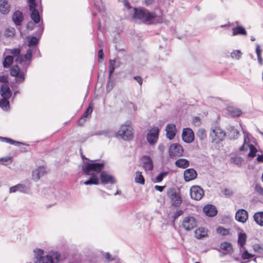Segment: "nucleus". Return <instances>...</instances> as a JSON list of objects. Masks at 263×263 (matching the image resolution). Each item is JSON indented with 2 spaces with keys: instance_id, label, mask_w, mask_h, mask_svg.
Returning a JSON list of instances; mask_svg holds the SVG:
<instances>
[{
  "instance_id": "f257e3e1",
  "label": "nucleus",
  "mask_w": 263,
  "mask_h": 263,
  "mask_svg": "<svg viewBox=\"0 0 263 263\" xmlns=\"http://www.w3.org/2000/svg\"><path fill=\"white\" fill-rule=\"evenodd\" d=\"M103 167V163H86L83 167V171L85 175H91V177L88 180L85 181L84 184L86 185L91 184H98L99 183V180L96 174H98L101 171Z\"/></svg>"
},
{
  "instance_id": "f03ea898",
  "label": "nucleus",
  "mask_w": 263,
  "mask_h": 263,
  "mask_svg": "<svg viewBox=\"0 0 263 263\" xmlns=\"http://www.w3.org/2000/svg\"><path fill=\"white\" fill-rule=\"evenodd\" d=\"M34 253L36 258L34 263H58L60 259V255L57 252H49L44 255V250L36 248L34 249Z\"/></svg>"
},
{
  "instance_id": "7ed1b4c3",
  "label": "nucleus",
  "mask_w": 263,
  "mask_h": 263,
  "mask_svg": "<svg viewBox=\"0 0 263 263\" xmlns=\"http://www.w3.org/2000/svg\"><path fill=\"white\" fill-rule=\"evenodd\" d=\"M7 53L12 54L14 57H16L15 62L22 65L25 68L30 64L32 56V50L30 48H28L25 55L20 54L21 50L20 48L9 49Z\"/></svg>"
},
{
  "instance_id": "20e7f679",
  "label": "nucleus",
  "mask_w": 263,
  "mask_h": 263,
  "mask_svg": "<svg viewBox=\"0 0 263 263\" xmlns=\"http://www.w3.org/2000/svg\"><path fill=\"white\" fill-rule=\"evenodd\" d=\"M133 10L134 11V17L147 24H151L154 23V20L157 17L155 12H149L145 9L134 8Z\"/></svg>"
},
{
  "instance_id": "39448f33",
  "label": "nucleus",
  "mask_w": 263,
  "mask_h": 263,
  "mask_svg": "<svg viewBox=\"0 0 263 263\" xmlns=\"http://www.w3.org/2000/svg\"><path fill=\"white\" fill-rule=\"evenodd\" d=\"M116 136L124 140L132 139L134 137V132L131 123L127 122L122 124L117 132Z\"/></svg>"
},
{
  "instance_id": "423d86ee",
  "label": "nucleus",
  "mask_w": 263,
  "mask_h": 263,
  "mask_svg": "<svg viewBox=\"0 0 263 263\" xmlns=\"http://www.w3.org/2000/svg\"><path fill=\"white\" fill-rule=\"evenodd\" d=\"M210 136L213 143H218L224 140L226 133L219 127L216 126L211 129Z\"/></svg>"
},
{
  "instance_id": "0eeeda50",
  "label": "nucleus",
  "mask_w": 263,
  "mask_h": 263,
  "mask_svg": "<svg viewBox=\"0 0 263 263\" xmlns=\"http://www.w3.org/2000/svg\"><path fill=\"white\" fill-rule=\"evenodd\" d=\"M249 135L248 134H244L243 144L241 146L239 150L240 151H247L249 149V153L248 155L249 157L254 158L256 156L257 149L254 145L249 144Z\"/></svg>"
},
{
  "instance_id": "6e6552de",
  "label": "nucleus",
  "mask_w": 263,
  "mask_h": 263,
  "mask_svg": "<svg viewBox=\"0 0 263 263\" xmlns=\"http://www.w3.org/2000/svg\"><path fill=\"white\" fill-rule=\"evenodd\" d=\"M167 195L171 199L173 205L178 207L182 203V198L180 194L177 193L175 189H171L167 192Z\"/></svg>"
},
{
  "instance_id": "1a4fd4ad",
  "label": "nucleus",
  "mask_w": 263,
  "mask_h": 263,
  "mask_svg": "<svg viewBox=\"0 0 263 263\" xmlns=\"http://www.w3.org/2000/svg\"><path fill=\"white\" fill-rule=\"evenodd\" d=\"M159 134V129L157 127H154L148 130L146 139L148 143L151 145H155L158 139Z\"/></svg>"
},
{
  "instance_id": "9d476101",
  "label": "nucleus",
  "mask_w": 263,
  "mask_h": 263,
  "mask_svg": "<svg viewBox=\"0 0 263 263\" xmlns=\"http://www.w3.org/2000/svg\"><path fill=\"white\" fill-rule=\"evenodd\" d=\"M10 74L12 76L15 77V81L17 83H22L25 80V73L20 71V69L17 65L11 67Z\"/></svg>"
},
{
  "instance_id": "9b49d317",
  "label": "nucleus",
  "mask_w": 263,
  "mask_h": 263,
  "mask_svg": "<svg viewBox=\"0 0 263 263\" xmlns=\"http://www.w3.org/2000/svg\"><path fill=\"white\" fill-rule=\"evenodd\" d=\"M183 152L182 147L178 143L172 144L170 146L169 155L171 158L182 156Z\"/></svg>"
},
{
  "instance_id": "f8f14e48",
  "label": "nucleus",
  "mask_w": 263,
  "mask_h": 263,
  "mask_svg": "<svg viewBox=\"0 0 263 263\" xmlns=\"http://www.w3.org/2000/svg\"><path fill=\"white\" fill-rule=\"evenodd\" d=\"M204 195L203 189L198 185H193L190 189V196L195 200H200Z\"/></svg>"
},
{
  "instance_id": "ddd939ff",
  "label": "nucleus",
  "mask_w": 263,
  "mask_h": 263,
  "mask_svg": "<svg viewBox=\"0 0 263 263\" xmlns=\"http://www.w3.org/2000/svg\"><path fill=\"white\" fill-rule=\"evenodd\" d=\"M197 225V222L195 218L192 216L185 217L182 221V226L186 231H190L195 228Z\"/></svg>"
},
{
  "instance_id": "4468645a",
  "label": "nucleus",
  "mask_w": 263,
  "mask_h": 263,
  "mask_svg": "<svg viewBox=\"0 0 263 263\" xmlns=\"http://www.w3.org/2000/svg\"><path fill=\"white\" fill-rule=\"evenodd\" d=\"M182 139L186 143H190L194 140V134L190 128H185L183 129Z\"/></svg>"
},
{
  "instance_id": "2eb2a0df",
  "label": "nucleus",
  "mask_w": 263,
  "mask_h": 263,
  "mask_svg": "<svg viewBox=\"0 0 263 263\" xmlns=\"http://www.w3.org/2000/svg\"><path fill=\"white\" fill-rule=\"evenodd\" d=\"M47 171L43 166L39 167L32 171V179L35 181L40 179L41 177L46 174Z\"/></svg>"
},
{
  "instance_id": "dca6fc26",
  "label": "nucleus",
  "mask_w": 263,
  "mask_h": 263,
  "mask_svg": "<svg viewBox=\"0 0 263 263\" xmlns=\"http://www.w3.org/2000/svg\"><path fill=\"white\" fill-rule=\"evenodd\" d=\"M100 179L103 184L115 183L116 180L114 177L106 172H102L100 174Z\"/></svg>"
},
{
  "instance_id": "f3484780",
  "label": "nucleus",
  "mask_w": 263,
  "mask_h": 263,
  "mask_svg": "<svg viewBox=\"0 0 263 263\" xmlns=\"http://www.w3.org/2000/svg\"><path fill=\"white\" fill-rule=\"evenodd\" d=\"M184 179L186 182H189L196 178L197 174L193 168H188L184 172Z\"/></svg>"
},
{
  "instance_id": "a211bd4d",
  "label": "nucleus",
  "mask_w": 263,
  "mask_h": 263,
  "mask_svg": "<svg viewBox=\"0 0 263 263\" xmlns=\"http://www.w3.org/2000/svg\"><path fill=\"white\" fill-rule=\"evenodd\" d=\"M235 218L238 221L244 223L248 218L247 211L244 209L238 210L235 214Z\"/></svg>"
},
{
  "instance_id": "6ab92c4d",
  "label": "nucleus",
  "mask_w": 263,
  "mask_h": 263,
  "mask_svg": "<svg viewBox=\"0 0 263 263\" xmlns=\"http://www.w3.org/2000/svg\"><path fill=\"white\" fill-rule=\"evenodd\" d=\"M166 137L170 140H172L175 136L176 133V126L173 124L167 125L165 128Z\"/></svg>"
},
{
  "instance_id": "aec40b11",
  "label": "nucleus",
  "mask_w": 263,
  "mask_h": 263,
  "mask_svg": "<svg viewBox=\"0 0 263 263\" xmlns=\"http://www.w3.org/2000/svg\"><path fill=\"white\" fill-rule=\"evenodd\" d=\"M203 210L205 214L209 217H213L215 216L217 213L215 206L211 204L205 205Z\"/></svg>"
},
{
  "instance_id": "412c9836",
  "label": "nucleus",
  "mask_w": 263,
  "mask_h": 263,
  "mask_svg": "<svg viewBox=\"0 0 263 263\" xmlns=\"http://www.w3.org/2000/svg\"><path fill=\"white\" fill-rule=\"evenodd\" d=\"M93 104L92 103H90L89 106L85 110V111L84 112L83 115L82 116L81 119L78 121V124L80 125H82L84 123L86 118H87L88 116L91 115L93 110Z\"/></svg>"
},
{
  "instance_id": "4be33fe9",
  "label": "nucleus",
  "mask_w": 263,
  "mask_h": 263,
  "mask_svg": "<svg viewBox=\"0 0 263 263\" xmlns=\"http://www.w3.org/2000/svg\"><path fill=\"white\" fill-rule=\"evenodd\" d=\"M10 11V6L8 0H0V12L3 14H7Z\"/></svg>"
},
{
  "instance_id": "5701e85b",
  "label": "nucleus",
  "mask_w": 263,
  "mask_h": 263,
  "mask_svg": "<svg viewBox=\"0 0 263 263\" xmlns=\"http://www.w3.org/2000/svg\"><path fill=\"white\" fill-rule=\"evenodd\" d=\"M0 93L2 98L9 99L11 96V91L10 88L7 85L1 86Z\"/></svg>"
},
{
  "instance_id": "b1692460",
  "label": "nucleus",
  "mask_w": 263,
  "mask_h": 263,
  "mask_svg": "<svg viewBox=\"0 0 263 263\" xmlns=\"http://www.w3.org/2000/svg\"><path fill=\"white\" fill-rule=\"evenodd\" d=\"M143 167L145 171H151L153 168V164L151 158L149 156L143 157Z\"/></svg>"
},
{
  "instance_id": "393cba45",
  "label": "nucleus",
  "mask_w": 263,
  "mask_h": 263,
  "mask_svg": "<svg viewBox=\"0 0 263 263\" xmlns=\"http://www.w3.org/2000/svg\"><path fill=\"white\" fill-rule=\"evenodd\" d=\"M17 191L22 193H26L27 188L23 184H18L10 188L9 192L10 193H15Z\"/></svg>"
},
{
  "instance_id": "a878e982",
  "label": "nucleus",
  "mask_w": 263,
  "mask_h": 263,
  "mask_svg": "<svg viewBox=\"0 0 263 263\" xmlns=\"http://www.w3.org/2000/svg\"><path fill=\"white\" fill-rule=\"evenodd\" d=\"M12 20L16 25H21L23 20V14L19 11H15L12 16Z\"/></svg>"
},
{
  "instance_id": "bb28decb",
  "label": "nucleus",
  "mask_w": 263,
  "mask_h": 263,
  "mask_svg": "<svg viewBox=\"0 0 263 263\" xmlns=\"http://www.w3.org/2000/svg\"><path fill=\"white\" fill-rule=\"evenodd\" d=\"M195 236L197 239H202L208 235V231L205 228L200 227L195 231Z\"/></svg>"
},
{
  "instance_id": "cd10ccee",
  "label": "nucleus",
  "mask_w": 263,
  "mask_h": 263,
  "mask_svg": "<svg viewBox=\"0 0 263 263\" xmlns=\"http://www.w3.org/2000/svg\"><path fill=\"white\" fill-rule=\"evenodd\" d=\"M175 163L177 167L181 168H187L190 165L189 161L184 158H180L177 160Z\"/></svg>"
},
{
  "instance_id": "c85d7f7f",
  "label": "nucleus",
  "mask_w": 263,
  "mask_h": 263,
  "mask_svg": "<svg viewBox=\"0 0 263 263\" xmlns=\"http://www.w3.org/2000/svg\"><path fill=\"white\" fill-rule=\"evenodd\" d=\"M247 31L245 28L241 26L234 27L232 29V35H246Z\"/></svg>"
},
{
  "instance_id": "c756f323",
  "label": "nucleus",
  "mask_w": 263,
  "mask_h": 263,
  "mask_svg": "<svg viewBox=\"0 0 263 263\" xmlns=\"http://www.w3.org/2000/svg\"><path fill=\"white\" fill-rule=\"evenodd\" d=\"M32 12L31 13V18L35 24H37L40 21V16L39 11L34 7L32 9H30Z\"/></svg>"
},
{
  "instance_id": "7c9ffc66",
  "label": "nucleus",
  "mask_w": 263,
  "mask_h": 263,
  "mask_svg": "<svg viewBox=\"0 0 263 263\" xmlns=\"http://www.w3.org/2000/svg\"><path fill=\"white\" fill-rule=\"evenodd\" d=\"M228 114L232 117H238L241 114V111L234 107H229L227 109Z\"/></svg>"
},
{
  "instance_id": "2f4dec72",
  "label": "nucleus",
  "mask_w": 263,
  "mask_h": 263,
  "mask_svg": "<svg viewBox=\"0 0 263 263\" xmlns=\"http://www.w3.org/2000/svg\"><path fill=\"white\" fill-rule=\"evenodd\" d=\"M28 39L29 40L28 43L29 48H31L32 50L36 49V45L38 43L39 39L35 36H29Z\"/></svg>"
},
{
  "instance_id": "473e14b6",
  "label": "nucleus",
  "mask_w": 263,
  "mask_h": 263,
  "mask_svg": "<svg viewBox=\"0 0 263 263\" xmlns=\"http://www.w3.org/2000/svg\"><path fill=\"white\" fill-rule=\"evenodd\" d=\"M220 249L225 252V254L230 253L232 251V246L230 243L225 242L221 244Z\"/></svg>"
},
{
  "instance_id": "72a5a7b5",
  "label": "nucleus",
  "mask_w": 263,
  "mask_h": 263,
  "mask_svg": "<svg viewBox=\"0 0 263 263\" xmlns=\"http://www.w3.org/2000/svg\"><path fill=\"white\" fill-rule=\"evenodd\" d=\"M135 181L136 183L143 185L145 183L144 177L142 175V173L137 171L135 174Z\"/></svg>"
},
{
  "instance_id": "f704fd0d",
  "label": "nucleus",
  "mask_w": 263,
  "mask_h": 263,
  "mask_svg": "<svg viewBox=\"0 0 263 263\" xmlns=\"http://www.w3.org/2000/svg\"><path fill=\"white\" fill-rule=\"evenodd\" d=\"M254 219L255 221L259 225L263 226V212H257L254 215Z\"/></svg>"
},
{
  "instance_id": "c9c22d12",
  "label": "nucleus",
  "mask_w": 263,
  "mask_h": 263,
  "mask_svg": "<svg viewBox=\"0 0 263 263\" xmlns=\"http://www.w3.org/2000/svg\"><path fill=\"white\" fill-rule=\"evenodd\" d=\"M0 140L2 142L8 143H10L11 144L14 145H19L24 144L22 142L16 141H15L14 140H12L11 139L6 138V137H0Z\"/></svg>"
},
{
  "instance_id": "e433bc0d",
  "label": "nucleus",
  "mask_w": 263,
  "mask_h": 263,
  "mask_svg": "<svg viewBox=\"0 0 263 263\" xmlns=\"http://www.w3.org/2000/svg\"><path fill=\"white\" fill-rule=\"evenodd\" d=\"M9 99L4 98L0 100V107L4 110H8L10 107Z\"/></svg>"
},
{
  "instance_id": "4c0bfd02",
  "label": "nucleus",
  "mask_w": 263,
  "mask_h": 263,
  "mask_svg": "<svg viewBox=\"0 0 263 263\" xmlns=\"http://www.w3.org/2000/svg\"><path fill=\"white\" fill-rule=\"evenodd\" d=\"M13 61V58L11 55L6 56L3 61V66L5 68L9 67L12 63Z\"/></svg>"
},
{
  "instance_id": "58836bf2",
  "label": "nucleus",
  "mask_w": 263,
  "mask_h": 263,
  "mask_svg": "<svg viewBox=\"0 0 263 263\" xmlns=\"http://www.w3.org/2000/svg\"><path fill=\"white\" fill-rule=\"evenodd\" d=\"M246 235L245 233H240L238 235V243L241 248H242L245 244Z\"/></svg>"
},
{
  "instance_id": "ea45409f",
  "label": "nucleus",
  "mask_w": 263,
  "mask_h": 263,
  "mask_svg": "<svg viewBox=\"0 0 263 263\" xmlns=\"http://www.w3.org/2000/svg\"><path fill=\"white\" fill-rule=\"evenodd\" d=\"M197 136L200 140H205L206 138V133L205 130L203 128L199 129L197 133Z\"/></svg>"
},
{
  "instance_id": "a19ab883",
  "label": "nucleus",
  "mask_w": 263,
  "mask_h": 263,
  "mask_svg": "<svg viewBox=\"0 0 263 263\" xmlns=\"http://www.w3.org/2000/svg\"><path fill=\"white\" fill-rule=\"evenodd\" d=\"M109 64V77H110L115 69L116 61L114 60H110Z\"/></svg>"
},
{
  "instance_id": "79ce46f5",
  "label": "nucleus",
  "mask_w": 263,
  "mask_h": 263,
  "mask_svg": "<svg viewBox=\"0 0 263 263\" xmlns=\"http://www.w3.org/2000/svg\"><path fill=\"white\" fill-rule=\"evenodd\" d=\"M256 53L257 54V59H258V63H259L260 65H262V58L261 57V50L260 49V46L258 44H256Z\"/></svg>"
},
{
  "instance_id": "37998d69",
  "label": "nucleus",
  "mask_w": 263,
  "mask_h": 263,
  "mask_svg": "<svg viewBox=\"0 0 263 263\" xmlns=\"http://www.w3.org/2000/svg\"><path fill=\"white\" fill-rule=\"evenodd\" d=\"M253 248L254 251L256 253H257L259 254L263 255V246H261L260 245H259V244H255V245H253Z\"/></svg>"
},
{
  "instance_id": "c03bdc74",
  "label": "nucleus",
  "mask_w": 263,
  "mask_h": 263,
  "mask_svg": "<svg viewBox=\"0 0 263 263\" xmlns=\"http://www.w3.org/2000/svg\"><path fill=\"white\" fill-rule=\"evenodd\" d=\"M11 157H6L0 158V164L7 165L11 162Z\"/></svg>"
},
{
  "instance_id": "a18cd8bd",
  "label": "nucleus",
  "mask_w": 263,
  "mask_h": 263,
  "mask_svg": "<svg viewBox=\"0 0 263 263\" xmlns=\"http://www.w3.org/2000/svg\"><path fill=\"white\" fill-rule=\"evenodd\" d=\"M168 174L167 172H163L160 173L156 178V182L159 183L161 182L163 178Z\"/></svg>"
},
{
  "instance_id": "49530a36",
  "label": "nucleus",
  "mask_w": 263,
  "mask_h": 263,
  "mask_svg": "<svg viewBox=\"0 0 263 263\" xmlns=\"http://www.w3.org/2000/svg\"><path fill=\"white\" fill-rule=\"evenodd\" d=\"M216 232L218 234H221V235H227L229 233V230L220 227L217 228Z\"/></svg>"
},
{
  "instance_id": "de8ad7c7",
  "label": "nucleus",
  "mask_w": 263,
  "mask_h": 263,
  "mask_svg": "<svg viewBox=\"0 0 263 263\" xmlns=\"http://www.w3.org/2000/svg\"><path fill=\"white\" fill-rule=\"evenodd\" d=\"M241 56V52L239 50H236L233 51L231 53V57L233 59L238 60Z\"/></svg>"
},
{
  "instance_id": "09e8293b",
  "label": "nucleus",
  "mask_w": 263,
  "mask_h": 263,
  "mask_svg": "<svg viewBox=\"0 0 263 263\" xmlns=\"http://www.w3.org/2000/svg\"><path fill=\"white\" fill-rule=\"evenodd\" d=\"M232 159L233 162L238 165H241L243 161V159L240 157H234Z\"/></svg>"
},
{
  "instance_id": "8fccbe9b",
  "label": "nucleus",
  "mask_w": 263,
  "mask_h": 263,
  "mask_svg": "<svg viewBox=\"0 0 263 263\" xmlns=\"http://www.w3.org/2000/svg\"><path fill=\"white\" fill-rule=\"evenodd\" d=\"M241 256L243 259H247L252 258L254 255L245 251L242 253Z\"/></svg>"
},
{
  "instance_id": "3c124183",
  "label": "nucleus",
  "mask_w": 263,
  "mask_h": 263,
  "mask_svg": "<svg viewBox=\"0 0 263 263\" xmlns=\"http://www.w3.org/2000/svg\"><path fill=\"white\" fill-rule=\"evenodd\" d=\"M255 191L260 195L263 196V187L259 184H256L255 186Z\"/></svg>"
},
{
  "instance_id": "603ef678",
  "label": "nucleus",
  "mask_w": 263,
  "mask_h": 263,
  "mask_svg": "<svg viewBox=\"0 0 263 263\" xmlns=\"http://www.w3.org/2000/svg\"><path fill=\"white\" fill-rule=\"evenodd\" d=\"M231 129L230 132H231V136H233V138H235V137L238 135L239 132L234 127H231Z\"/></svg>"
},
{
  "instance_id": "864d4df0",
  "label": "nucleus",
  "mask_w": 263,
  "mask_h": 263,
  "mask_svg": "<svg viewBox=\"0 0 263 263\" xmlns=\"http://www.w3.org/2000/svg\"><path fill=\"white\" fill-rule=\"evenodd\" d=\"M193 123L196 125L199 126L200 124V120L199 117H195L193 119Z\"/></svg>"
},
{
  "instance_id": "5fc2aeb1",
  "label": "nucleus",
  "mask_w": 263,
  "mask_h": 263,
  "mask_svg": "<svg viewBox=\"0 0 263 263\" xmlns=\"http://www.w3.org/2000/svg\"><path fill=\"white\" fill-rule=\"evenodd\" d=\"M29 3V8L32 9L34 7H36L37 6V4H35L34 0H28Z\"/></svg>"
},
{
  "instance_id": "6e6d98bb",
  "label": "nucleus",
  "mask_w": 263,
  "mask_h": 263,
  "mask_svg": "<svg viewBox=\"0 0 263 263\" xmlns=\"http://www.w3.org/2000/svg\"><path fill=\"white\" fill-rule=\"evenodd\" d=\"M98 58L99 60H102L103 59V52L102 48L100 49L98 52Z\"/></svg>"
},
{
  "instance_id": "4d7b16f0",
  "label": "nucleus",
  "mask_w": 263,
  "mask_h": 263,
  "mask_svg": "<svg viewBox=\"0 0 263 263\" xmlns=\"http://www.w3.org/2000/svg\"><path fill=\"white\" fill-rule=\"evenodd\" d=\"M165 188L164 186H159V185H155V189L159 192H162Z\"/></svg>"
},
{
  "instance_id": "13d9d810",
  "label": "nucleus",
  "mask_w": 263,
  "mask_h": 263,
  "mask_svg": "<svg viewBox=\"0 0 263 263\" xmlns=\"http://www.w3.org/2000/svg\"><path fill=\"white\" fill-rule=\"evenodd\" d=\"M134 79L136 80L140 85H142V79L141 78V77H138V76H136L134 77Z\"/></svg>"
},
{
  "instance_id": "bf43d9fd",
  "label": "nucleus",
  "mask_w": 263,
  "mask_h": 263,
  "mask_svg": "<svg viewBox=\"0 0 263 263\" xmlns=\"http://www.w3.org/2000/svg\"><path fill=\"white\" fill-rule=\"evenodd\" d=\"M33 23L32 22H29L27 24V28L29 30H32L33 29Z\"/></svg>"
},
{
  "instance_id": "052dcab7",
  "label": "nucleus",
  "mask_w": 263,
  "mask_h": 263,
  "mask_svg": "<svg viewBox=\"0 0 263 263\" xmlns=\"http://www.w3.org/2000/svg\"><path fill=\"white\" fill-rule=\"evenodd\" d=\"M105 257L109 261L113 260V258L111 257V255L109 253H106Z\"/></svg>"
},
{
  "instance_id": "680f3d73",
  "label": "nucleus",
  "mask_w": 263,
  "mask_h": 263,
  "mask_svg": "<svg viewBox=\"0 0 263 263\" xmlns=\"http://www.w3.org/2000/svg\"><path fill=\"white\" fill-rule=\"evenodd\" d=\"M0 81L2 82H6L7 81V78L5 76H1Z\"/></svg>"
},
{
  "instance_id": "e2e57ef3",
  "label": "nucleus",
  "mask_w": 263,
  "mask_h": 263,
  "mask_svg": "<svg viewBox=\"0 0 263 263\" xmlns=\"http://www.w3.org/2000/svg\"><path fill=\"white\" fill-rule=\"evenodd\" d=\"M124 5L128 9H130L132 8V7L129 5V3L126 0L124 1Z\"/></svg>"
},
{
  "instance_id": "0e129e2a",
  "label": "nucleus",
  "mask_w": 263,
  "mask_h": 263,
  "mask_svg": "<svg viewBox=\"0 0 263 263\" xmlns=\"http://www.w3.org/2000/svg\"><path fill=\"white\" fill-rule=\"evenodd\" d=\"M154 2V0H145V3L146 6L152 5Z\"/></svg>"
},
{
  "instance_id": "69168bd1",
  "label": "nucleus",
  "mask_w": 263,
  "mask_h": 263,
  "mask_svg": "<svg viewBox=\"0 0 263 263\" xmlns=\"http://www.w3.org/2000/svg\"><path fill=\"white\" fill-rule=\"evenodd\" d=\"M224 194L227 196H231L232 194V192L229 190L226 189L224 191Z\"/></svg>"
},
{
  "instance_id": "338daca9",
  "label": "nucleus",
  "mask_w": 263,
  "mask_h": 263,
  "mask_svg": "<svg viewBox=\"0 0 263 263\" xmlns=\"http://www.w3.org/2000/svg\"><path fill=\"white\" fill-rule=\"evenodd\" d=\"M257 160L259 162H263V155H258L257 156Z\"/></svg>"
},
{
  "instance_id": "774afa93",
  "label": "nucleus",
  "mask_w": 263,
  "mask_h": 263,
  "mask_svg": "<svg viewBox=\"0 0 263 263\" xmlns=\"http://www.w3.org/2000/svg\"><path fill=\"white\" fill-rule=\"evenodd\" d=\"M8 30H9L10 32V34H8V35L10 36L14 34V29L13 28L8 29Z\"/></svg>"
}]
</instances>
